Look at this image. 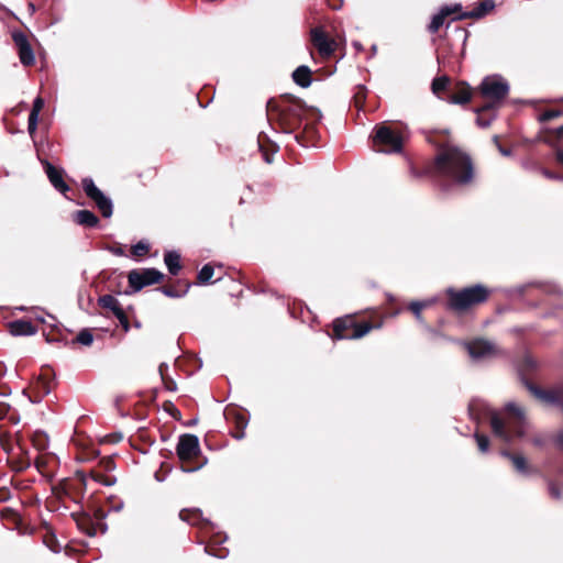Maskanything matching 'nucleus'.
<instances>
[{
  "label": "nucleus",
  "instance_id": "1",
  "mask_svg": "<svg viewBox=\"0 0 563 563\" xmlns=\"http://www.w3.org/2000/svg\"><path fill=\"white\" fill-rule=\"evenodd\" d=\"M437 172L457 184H467L473 178V166L470 157L455 147L443 148L435 158Z\"/></svg>",
  "mask_w": 563,
  "mask_h": 563
},
{
  "label": "nucleus",
  "instance_id": "2",
  "mask_svg": "<svg viewBox=\"0 0 563 563\" xmlns=\"http://www.w3.org/2000/svg\"><path fill=\"white\" fill-rule=\"evenodd\" d=\"M506 417L501 418L494 412L490 417L493 432L506 442H511L515 438L525 434L526 419L523 410L514 402H509L505 408Z\"/></svg>",
  "mask_w": 563,
  "mask_h": 563
},
{
  "label": "nucleus",
  "instance_id": "3",
  "mask_svg": "<svg viewBox=\"0 0 563 563\" xmlns=\"http://www.w3.org/2000/svg\"><path fill=\"white\" fill-rule=\"evenodd\" d=\"M277 110L284 132L292 134L294 130L299 126L307 107L300 99L287 96L279 102Z\"/></svg>",
  "mask_w": 563,
  "mask_h": 563
},
{
  "label": "nucleus",
  "instance_id": "4",
  "mask_svg": "<svg viewBox=\"0 0 563 563\" xmlns=\"http://www.w3.org/2000/svg\"><path fill=\"white\" fill-rule=\"evenodd\" d=\"M450 307L457 311L466 310L473 305L484 302L488 297V290L482 285H475L462 290H448Z\"/></svg>",
  "mask_w": 563,
  "mask_h": 563
},
{
  "label": "nucleus",
  "instance_id": "5",
  "mask_svg": "<svg viewBox=\"0 0 563 563\" xmlns=\"http://www.w3.org/2000/svg\"><path fill=\"white\" fill-rule=\"evenodd\" d=\"M372 139L377 152L395 154L402 150V136L386 124L376 125Z\"/></svg>",
  "mask_w": 563,
  "mask_h": 563
},
{
  "label": "nucleus",
  "instance_id": "6",
  "mask_svg": "<svg viewBox=\"0 0 563 563\" xmlns=\"http://www.w3.org/2000/svg\"><path fill=\"white\" fill-rule=\"evenodd\" d=\"M481 92L488 100L487 103H494L498 107L500 101L508 95L509 85L499 75L487 76L481 84Z\"/></svg>",
  "mask_w": 563,
  "mask_h": 563
},
{
  "label": "nucleus",
  "instance_id": "7",
  "mask_svg": "<svg viewBox=\"0 0 563 563\" xmlns=\"http://www.w3.org/2000/svg\"><path fill=\"white\" fill-rule=\"evenodd\" d=\"M82 188L89 199H91L101 214L104 218H110L113 212V205L109 197H107L93 183L91 178L82 179Z\"/></svg>",
  "mask_w": 563,
  "mask_h": 563
},
{
  "label": "nucleus",
  "instance_id": "8",
  "mask_svg": "<svg viewBox=\"0 0 563 563\" xmlns=\"http://www.w3.org/2000/svg\"><path fill=\"white\" fill-rule=\"evenodd\" d=\"M464 346L474 361L492 358L500 353L499 347L494 342L484 339L465 342Z\"/></svg>",
  "mask_w": 563,
  "mask_h": 563
},
{
  "label": "nucleus",
  "instance_id": "9",
  "mask_svg": "<svg viewBox=\"0 0 563 563\" xmlns=\"http://www.w3.org/2000/svg\"><path fill=\"white\" fill-rule=\"evenodd\" d=\"M163 277L164 275L156 268H144L142 271H131L128 279L130 287L134 291H140L145 286L159 283Z\"/></svg>",
  "mask_w": 563,
  "mask_h": 563
},
{
  "label": "nucleus",
  "instance_id": "10",
  "mask_svg": "<svg viewBox=\"0 0 563 563\" xmlns=\"http://www.w3.org/2000/svg\"><path fill=\"white\" fill-rule=\"evenodd\" d=\"M382 323L377 325H372L368 322L355 324L351 332H345L347 330L346 324L342 320H336L333 325V332L336 339H360L366 335L372 329L380 328Z\"/></svg>",
  "mask_w": 563,
  "mask_h": 563
},
{
  "label": "nucleus",
  "instance_id": "11",
  "mask_svg": "<svg viewBox=\"0 0 563 563\" xmlns=\"http://www.w3.org/2000/svg\"><path fill=\"white\" fill-rule=\"evenodd\" d=\"M176 452L181 461H189L200 452L199 440L197 435L184 434L179 438Z\"/></svg>",
  "mask_w": 563,
  "mask_h": 563
},
{
  "label": "nucleus",
  "instance_id": "12",
  "mask_svg": "<svg viewBox=\"0 0 563 563\" xmlns=\"http://www.w3.org/2000/svg\"><path fill=\"white\" fill-rule=\"evenodd\" d=\"M311 42L319 54L324 57L331 56L336 47L335 41L329 37L320 27L311 30Z\"/></svg>",
  "mask_w": 563,
  "mask_h": 563
},
{
  "label": "nucleus",
  "instance_id": "13",
  "mask_svg": "<svg viewBox=\"0 0 563 563\" xmlns=\"http://www.w3.org/2000/svg\"><path fill=\"white\" fill-rule=\"evenodd\" d=\"M527 386L529 390L541 401L548 405L559 406L563 409V384L551 390H543L531 384Z\"/></svg>",
  "mask_w": 563,
  "mask_h": 563
},
{
  "label": "nucleus",
  "instance_id": "14",
  "mask_svg": "<svg viewBox=\"0 0 563 563\" xmlns=\"http://www.w3.org/2000/svg\"><path fill=\"white\" fill-rule=\"evenodd\" d=\"M12 38L15 46L18 47L20 62L24 66L33 65L35 62V56L26 35L22 32H14L12 34Z\"/></svg>",
  "mask_w": 563,
  "mask_h": 563
},
{
  "label": "nucleus",
  "instance_id": "15",
  "mask_svg": "<svg viewBox=\"0 0 563 563\" xmlns=\"http://www.w3.org/2000/svg\"><path fill=\"white\" fill-rule=\"evenodd\" d=\"M43 165L45 167L46 175L53 185V187L65 194L69 190L68 185L63 179V170L55 168L49 162L44 161Z\"/></svg>",
  "mask_w": 563,
  "mask_h": 563
},
{
  "label": "nucleus",
  "instance_id": "16",
  "mask_svg": "<svg viewBox=\"0 0 563 563\" xmlns=\"http://www.w3.org/2000/svg\"><path fill=\"white\" fill-rule=\"evenodd\" d=\"M497 107L494 103H485L476 110L477 119L476 122L481 128H487L492 121L496 118Z\"/></svg>",
  "mask_w": 563,
  "mask_h": 563
},
{
  "label": "nucleus",
  "instance_id": "17",
  "mask_svg": "<svg viewBox=\"0 0 563 563\" xmlns=\"http://www.w3.org/2000/svg\"><path fill=\"white\" fill-rule=\"evenodd\" d=\"M461 7L457 4L454 7L442 8L440 12L432 18L431 23L429 24V31L431 33H435L443 25L444 19L453 12L457 11Z\"/></svg>",
  "mask_w": 563,
  "mask_h": 563
},
{
  "label": "nucleus",
  "instance_id": "18",
  "mask_svg": "<svg viewBox=\"0 0 563 563\" xmlns=\"http://www.w3.org/2000/svg\"><path fill=\"white\" fill-rule=\"evenodd\" d=\"M501 455L505 457H508L516 471L522 475H529L530 474V466L528 465V462L525 456L520 454H511L508 451H503Z\"/></svg>",
  "mask_w": 563,
  "mask_h": 563
},
{
  "label": "nucleus",
  "instance_id": "19",
  "mask_svg": "<svg viewBox=\"0 0 563 563\" xmlns=\"http://www.w3.org/2000/svg\"><path fill=\"white\" fill-rule=\"evenodd\" d=\"M294 81L302 87L308 88L311 85V70L308 66L301 65L292 73Z\"/></svg>",
  "mask_w": 563,
  "mask_h": 563
},
{
  "label": "nucleus",
  "instance_id": "20",
  "mask_svg": "<svg viewBox=\"0 0 563 563\" xmlns=\"http://www.w3.org/2000/svg\"><path fill=\"white\" fill-rule=\"evenodd\" d=\"M74 220L76 223L87 227L93 228L98 224L99 220L97 216L89 210H79L74 214Z\"/></svg>",
  "mask_w": 563,
  "mask_h": 563
},
{
  "label": "nucleus",
  "instance_id": "21",
  "mask_svg": "<svg viewBox=\"0 0 563 563\" xmlns=\"http://www.w3.org/2000/svg\"><path fill=\"white\" fill-rule=\"evenodd\" d=\"M10 332L13 335H30L35 332V329L29 321L16 320L10 323Z\"/></svg>",
  "mask_w": 563,
  "mask_h": 563
},
{
  "label": "nucleus",
  "instance_id": "22",
  "mask_svg": "<svg viewBox=\"0 0 563 563\" xmlns=\"http://www.w3.org/2000/svg\"><path fill=\"white\" fill-rule=\"evenodd\" d=\"M98 303L103 309L110 310L114 316L121 314L123 309L120 306L119 300L112 295H103L98 299Z\"/></svg>",
  "mask_w": 563,
  "mask_h": 563
},
{
  "label": "nucleus",
  "instance_id": "23",
  "mask_svg": "<svg viewBox=\"0 0 563 563\" xmlns=\"http://www.w3.org/2000/svg\"><path fill=\"white\" fill-rule=\"evenodd\" d=\"M164 262L172 275H177L181 268L180 255L176 251H168L164 255Z\"/></svg>",
  "mask_w": 563,
  "mask_h": 563
},
{
  "label": "nucleus",
  "instance_id": "24",
  "mask_svg": "<svg viewBox=\"0 0 563 563\" xmlns=\"http://www.w3.org/2000/svg\"><path fill=\"white\" fill-rule=\"evenodd\" d=\"M471 99V92H470V89L468 87L466 86H462L459 91L456 92H452L450 93L445 100L449 102V103H454V104H464V103H467Z\"/></svg>",
  "mask_w": 563,
  "mask_h": 563
},
{
  "label": "nucleus",
  "instance_id": "25",
  "mask_svg": "<svg viewBox=\"0 0 563 563\" xmlns=\"http://www.w3.org/2000/svg\"><path fill=\"white\" fill-rule=\"evenodd\" d=\"M181 520L187 521L190 525H197L201 519V512L198 509L195 510H181L179 512Z\"/></svg>",
  "mask_w": 563,
  "mask_h": 563
},
{
  "label": "nucleus",
  "instance_id": "26",
  "mask_svg": "<svg viewBox=\"0 0 563 563\" xmlns=\"http://www.w3.org/2000/svg\"><path fill=\"white\" fill-rule=\"evenodd\" d=\"M448 85H449V77L441 76V77L434 78L432 81L433 93L441 98L440 93L446 89ZM442 99H444V98L442 97Z\"/></svg>",
  "mask_w": 563,
  "mask_h": 563
},
{
  "label": "nucleus",
  "instance_id": "27",
  "mask_svg": "<svg viewBox=\"0 0 563 563\" xmlns=\"http://www.w3.org/2000/svg\"><path fill=\"white\" fill-rule=\"evenodd\" d=\"M214 274V268L210 264H206L198 273V282L200 284H207L211 280Z\"/></svg>",
  "mask_w": 563,
  "mask_h": 563
},
{
  "label": "nucleus",
  "instance_id": "28",
  "mask_svg": "<svg viewBox=\"0 0 563 563\" xmlns=\"http://www.w3.org/2000/svg\"><path fill=\"white\" fill-rule=\"evenodd\" d=\"M76 341L82 345L89 346L93 342V335L90 330L84 329L78 333Z\"/></svg>",
  "mask_w": 563,
  "mask_h": 563
},
{
  "label": "nucleus",
  "instance_id": "29",
  "mask_svg": "<svg viewBox=\"0 0 563 563\" xmlns=\"http://www.w3.org/2000/svg\"><path fill=\"white\" fill-rule=\"evenodd\" d=\"M429 305L428 301H412L409 305V309L413 312L418 321H422L421 310Z\"/></svg>",
  "mask_w": 563,
  "mask_h": 563
},
{
  "label": "nucleus",
  "instance_id": "30",
  "mask_svg": "<svg viewBox=\"0 0 563 563\" xmlns=\"http://www.w3.org/2000/svg\"><path fill=\"white\" fill-rule=\"evenodd\" d=\"M554 136L560 139L563 136V124L554 130L549 131V135L544 137V142L551 146L555 145Z\"/></svg>",
  "mask_w": 563,
  "mask_h": 563
},
{
  "label": "nucleus",
  "instance_id": "31",
  "mask_svg": "<svg viewBox=\"0 0 563 563\" xmlns=\"http://www.w3.org/2000/svg\"><path fill=\"white\" fill-rule=\"evenodd\" d=\"M148 250H150L148 243H146L144 241H140L132 246V254L134 256H143L144 254H146L148 252Z\"/></svg>",
  "mask_w": 563,
  "mask_h": 563
},
{
  "label": "nucleus",
  "instance_id": "32",
  "mask_svg": "<svg viewBox=\"0 0 563 563\" xmlns=\"http://www.w3.org/2000/svg\"><path fill=\"white\" fill-rule=\"evenodd\" d=\"M474 438L477 442V445H478V449L481 452L485 453L488 451V446H489V440L486 435L484 434H481V433H475L474 434Z\"/></svg>",
  "mask_w": 563,
  "mask_h": 563
},
{
  "label": "nucleus",
  "instance_id": "33",
  "mask_svg": "<svg viewBox=\"0 0 563 563\" xmlns=\"http://www.w3.org/2000/svg\"><path fill=\"white\" fill-rule=\"evenodd\" d=\"M44 107V99L41 98V97H36L33 101V107H32V110L30 112V115L32 117H37L40 115V112L41 110L43 109Z\"/></svg>",
  "mask_w": 563,
  "mask_h": 563
},
{
  "label": "nucleus",
  "instance_id": "34",
  "mask_svg": "<svg viewBox=\"0 0 563 563\" xmlns=\"http://www.w3.org/2000/svg\"><path fill=\"white\" fill-rule=\"evenodd\" d=\"M37 122H38L37 117L29 115L27 131H29L30 135H33L35 133V131L37 129Z\"/></svg>",
  "mask_w": 563,
  "mask_h": 563
},
{
  "label": "nucleus",
  "instance_id": "35",
  "mask_svg": "<svg viewBox=\"0 0 563 563\" xmlns=\"http://www.w3.org/2000/svg\"><path fill=\"white\" fill-rule=\"evenodd\" d=\"M559 115H560L559 111H556V110H549V111L543 112L540 115V121H543V122L550 121V120H552V119H554V118H556Z\"/></svg>",
  "mask_w": 563,
  "mask_h": 563
},
{
  "label": "nucleus",
  "instance_id": "36",
  "mask_svg": "<svg viewBox=\"0 0 563 563\" xmlns=\"http://www.w3.org/2000/svg\"><path fill=\"white\" fill-rule=\"evenodd\" d=\"M117 319L119 320L120 324L122 325V328L124 329V331H129L130 329V323H129V320H128V317L125 314L124 311H121V314H115Z\"/></svg>",
  "mask_w": 563,
  "mask_h": 563
},
{
  "label": "nucleus",
  "instance_id": "37",
  "mask_svg": "<svg viewBox=\"0 0 563 563\" xmlns=\"http://www.w3.org/2000/svg\"><path fill=\"white\" fill-rule=\"evenodd\" d=\"M549 492L550 495L555 499H560L562 497L561 492L555 484H550Z\"/></svg>",
  "mask_w": 563,
  "mask_h": 563
},
{
  "label": "nucleus",
  "instance_id": "38",
  "mask_svg": "<svg viewBox=\"0 0 563 563\" xmlns=\"http://www.w3.org/2000/svg\"><path fill=\"white\" fill-rule=\"evenodd\" d=\"M162 291H163L164 295H166L167 297H172V298H176V297H180L181 296L180 294H178L177 291H175L170 287H163Z\"/></svg>",
  "mask_w": 563,
  "mask_h": 563
},
{
  "label": "nucleus",
  "instance_id": "39",
  "mask_svg": "<svg viewBox=\"0 0 563 563\" xmlns=\"http://www.w3.org/2000/svg\"><path fill=\"white\" fill-rule=\"evenodd\" d=\"M556 446L563 452V430H560L555 438Z\"/></svg>",
  "mask_w": 563,
  "mask_h": 563
},
{
  "label": "nucleus",
  "instance_id": "40",
  "mask_svg": "<svg viewBox=\"0 0 563 563\" xmlns=\"http://www.w3.org/2000/svg\"><path fill=\"white\" fill-rule=\"evenodd\" d=\"M481 7H482L483 11H482V12L476 13V14H475L476 16L482 15V14L487 10V8H493V7H494V4H493V2H492V1H484V2H482V3H481Z\"/></svg>",
  "mask_w": 563,
  "mask_h": 563
},
{
  "label": "nucleus",
  "instance_id": "41",
  "mask_svg": "<svg viewBox=\"0 0 563 563\" xmlns=\"http://www.w3.org/2000/svg\"><path fill=\"white\" fill-rule=\"evenodd\" d=\"M167 368H168V365L166 363H162L158 367V372H159V375L163 380L166 379L165 372L167 371Z\"/></svg>",
  "mask_w": 563,
  "mask_h": 563
},
{
  "label": "nucleus",
  "instance_id": "42",
  "mask_svg": "<svg viewBox=\"0 0 563 563\" xmlns=\"http://www.w3.org/2000/svg\"><path fill=\"white\" fill-rule=\"evenodd\" d=\"M543 175L548 178H551V179H561L563 180V176H559V175H555L553 173H550L549 170L544 169L543 170Z\"/></svg>",
  "mask_w": 563,
  "mask_h": 563
},
{
  "label": "nucleus",
  "instance_id": "43",
  "mask_svg": "<svg viewBox=\"0 0 563 563\" xmlns=\"http://www.w3.org/2000/svg\"><path fill=\"white\" fill-rule=\"evenodd\" d=\"M163 382H164L165 387H166L167 389H169V390H175V389H176V384H175V382H174V380H172V379H167V378H166V379H165V380H163Z\"/></svg>",
  "mask_w": 563,
  "mask_h": 563
},
{
  "label": "nucleus",
  "instance_id": "44",
  "mask_svg": "<svg viewBox=\"0 0 563 563\" xmlns=\"http://www.w3.org/2000/svg\"><path fill=\"white\" fill-rule=\"evenodd\" d=\"M556 162L563 166V150H558L555 153Z\"/></svg>",
  "mask_w": 563,
  "mask_h": 563
},
{
  "label": "nucleus",
  "instance_id": "45",
  "mask_svg": "<svg viewBox=\"0 0 563 563\" xmlns=\"http://www.w3.org/2000/svg\"><path fill=\"white\" fill-rule=\"evenodd\" d=\"M246 424L247 421L242 416H240L238 419V427H240L243 430L246 427Z\"/></svg>",
  "mask_w": 563,
  "mask_h": 563
},
{
  "label": "nucleus",
  "instance_id": "46",
  "mask_svg": "<svg viewBox=\"0 0 563 563\" xmlns=\"http://www.w3.org/2000/svg\"><path fill=\"white\" fill-rule=\"evenodd\" d=\"M498 150H499L500 154L504 156H509L511 154L510 150H506L500 145H498Z\"/></svg>",
  "mask_w": 563,
  "mask_h": 563
},
{
  "label": "nucleus",
  "instance_id": "47",
  "mask_svg": "<svg viewBox=\"0 0 563 563\" xmlns=\"http://www.w3.org/2000/svg\"><path fill=\"white\" fill-rule=\"evenodd\" d=\"M341 0H338V2H334V3H330V5L332 7V9L334 10H339L341 8Z\"/></svg>",
  "mask_w": 563,
  "mask_h": 563
},
{
  "label": "nucleus",
  "instance_id": "48",
  "mask_svg": "<svg viewBox=\"0 0 563 563\" xmlns=\"http://www.w3.org/2000/svg\"><path fill=\"white\" fill-rule=\"evenodd\" d=\"M209 553H210V554H212V555H216V556H218V558H221V559H223V558H225V556H227V552H225V553H222V551H221V552H219V553H212V552H209Z\"/></svg>",
  "mask_w": 563,
  "mask_h": 563
},
{
  "label": "nucleus",
  "instance_id": "49",
  "mask_svg": "<svg viewBox=\"0 0 563 563\" xmlns=\"http://www.w3.org/2000/svg\"><path fill=\"white\" fill-rule=\"evenodd\" d=\"M294 139H295L298 143H300V144H301L300 135L295 134V135H294ZM302 145H305V144L302 143Z\"/></svg>",
  "mask_w": 563,
  "mask_h": 563
},
{
  "label": "nucleus",
  "instance_id": "50",
  "mask_svg": "<svg viewBox=\"0 0 563 563\" xmlns=\"http://www.w3.org/2000/svg\"><path fill=\"white\" fill-rule=\"evenodd\" d=\"M261 137H262V136L260 135V137H258V146H260V148H261V150H263V145H262V140H261Z\"/></svg>",
  "mask_w": 563,
  "mask_h": 563
},
{
  "label": "nucleus",
  "instance_id": "51",
  "mask_svg": "<svg viewBox=\"0 0 563 563\" xmlns=\"http://www.w3.org/2000/svg\"><path fill=\"white\" fill-rule=\"evenodd\" d=\"M265 157L266 163H271V159L268 158V155L266 153L263 154Z\"/></svg>",
  "mask_w": 563,
  "mask_h": 563
},
{
  "label": "nucleus",
  "instance_id": "52",
  "mask_svg": "<svg viewBox=\"0 0 563 563\" xmlns=\"http://www.w3.org/2000/svg\"><path fill=\"white\" fill-rule=\"evenodd\" d=\"M243 437H244L243 431L240 434L236 435L238 439H242Z\"/></svg>",
  "mask_w": 563,
  "mask_h": 563
},
{
  "label": "nucleus",
  "instance_id": "53",
  "mask_svg": "<svg viewBox=\"0 0 563 563\" xmlns=\"http://www.w3.org/2000/svg\"><path fill=\"white\" fill-rule=\"evenodd\" d=\"M185 472H192L195 471L196 468H183Z\"/></svg>",
  "mask_w": 563,
  "mask_h": 563
},
{
  "label": "nucleus",
  "instance_id": "54",
  "mask_svg": "<svg viewBox=\"0 0 563 563\" xmlns=\"http://www.w3.org/2000/svg\"><path fill=\"white\" fill-rule=\"evenodd\" d=\"M30 10H32V11L35 10L34 4H32V3L30 4Z\"/></svg>",
  "mask_w": 563,
  "mask_h": 563
},
{
  "label": "nucleus",
  "instance_id": "55",
  "mask_svg": "<svg viewBox=\"0 0 563 563\" xmlns=\"http://www.w3.org/2000/svg\"><path fill=\"white\" fill-rule=\"evenodd\" d=\"M44 393L45 394H48L49 393V389L47 387L44 388Z\"/></svg>",
  "mask_w": 563,
  "mask_h": 563
}]
</instances>
